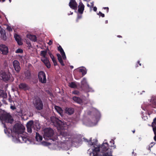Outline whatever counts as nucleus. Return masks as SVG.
Here are the masks:
<instances>
[{
    "mask_svg": "<svg viewBox=\"0 0 156 156\" xmlns=\"http://www.w3.org/2000/svg\"><path fill=\"white\" fill-rule=\"evenodd\" d=\"M51 121L54 126H56L58 130H60V134L58 136L59 138H61L62 141L58 142V146L57 144H50L51 147H53V149L57 150H60L61 148L67 150L68 149L66 148V145L70 147L72 143H78L80 141V139L76 138H73L68 134L67 129L68 128L69 123H67L66 122H62L58 119L54 117L51 118ZM41 144L44 146H48L50 144L46 142H42Z\"/></svg>",
    "mask_w": 156,
    "mask_h": 156,
    "instance_id": "f257e3e1",
    "label": "nucleus"
},
{
    "mask_svg": "<svg viewBox=\"0 0 156 156\" xmlns=\"http://www.w3.org/2000/svg\"><path fill=\"white\" fill-rule=\"evenodd\" d=\"M25 128L24 126L21 124H16L11 129L13 141L16 143H28L29 141L27 138V136L24 135L27 134L24 133Z\"/></svg>",
    "mask_w": 156,
    "mask_h": 156,
    "instance_id": "f03ea898",
    "label": "nucleus"
},
{
    "mask_svg": "<svg viewBox=\"0 0 156 156\" xmlns=\"http://www.w3.org/2000/svg\"><path fill=\"white\" fill-rule=\"evenodd\" d=\"M92 152L90 153L91 156L92 154L93 156H113L112 155V151L111 149L109 148L108 144L106 142L104 143L101 146H98L96 144L91 142H89Z\"/></svg>",
    "mask_w": 156,
    "mask_h": 156,
    "instance_id": "7ed1b4c3",
    "label": "nucleus"
},
{
    "mask_svg": "<svg viewBox=\"0 0 156 156\" xmlns=\"http://www.w3.org/2000/svg\"><path fill=\"white\" fill-rule=\"evenodd\" d=\"M0 120L2 121L4 127H6V125L3 123V121L5 122L12 123L13 121V119L10 114L4 111L1 112V114H0Z\"/></svg>",
    "mask_w": 156,
    "mask_h": 156,
    "instance_id": "20e7f679",
    "label": "nucleus"
},
{
    "mask_svg": "<svg viewBox=\"0 0 156 156\" xmlns=\"http://www.w3.org/2000/svg\"><path fill=\"white\" fill-rule=\"evenodd\" d=\"M54 131L51 128H46L44 129L43 131V136L44 138L46 140H52L55 141L58 139V137L56 136L55 139H53Z\"/></svg>",
    "mask_w": 156,
    "mask_h": 156,
    "instance_id": "39448f33",
    "label": "nucleus"
},
{
    "mask_svg": "<svg viewBox=\"0 0 156 156\" xmlns=\"http://www.w3.org/2000/svg\"><path fill=\"white\" fill-rule=\"evenodd\" d=\"M34 105L37 110H41L43 108V105L42 102L38 97L35 98L33 101Z\"/></svg>",
    "mask_w": 156,
    "mask_h": 156,
    "instance_id": "423d86ee",
    "label": "nucleus"
},
{
    "mask_svg": "<svg viewBox=\"0 0 156 156\" xmlns=\"http://www.w3.org/2000/svg\"><path fill=\"white\" fill-rule=\"evenodd\" d=\"M11 76L10 73L8 72L2 71L0 73V79L4 81L9 80Z\"/></svg>",
    "mask_w": 156,
    "mask_h": 156,
    "instance_id": "0eeeda50",
    "label": "nucleus"
},
{
    "mask_svg": "<svg viewBox=\"0 0 156 156\" xmlns=\"http://www.w3.org/2000/svg\"><path fill=\"white\" fill-rule=\"evenodd\" d=\"M38 78L40 82L44 83L46 82V79L45 73L42 71L40 72L38 74Z\"/></svg>",
    "mask_w": 156,
    "mask_h": 156,
    "instance_id": "6e6552de",
    "label": "nucleus"
},
{
    "mask_svg": "<svg viewBox=\"0 0 156 156\" xmlns=\"http://www.w3.org/2000/svg\"><path fill=\"white\" fill-rule=\"evenodd\" d=\"M27 130L28 132L30 133L32 132V129H34V126L33 122L32 121H29L27 124Z\"/></svg>",
    "mask_w": 156,
    "mask_h": 156,
    "instance_id": "1a4fd4ad",
    "label": "nucleus"
},
{
    "mask_svg": "<svg viewBox=\"0 0 156 156\" xmlns=\"http://www.w3.org/2000/svg\"><path fill=\"white\" fill-rule=\"evenodd\" d=\"M13 65L15 70L17 72H19L20 70V63L17 60H15L13 62Z\"/></svg>",
    "mask_w": 156,
    "mask_h": 156,
    "instance_id": "9d476101",
    "label": "nucleus"
},
{
    "mask_svg": "<svg viewBox=\"0 0 156 156\" xmlns=\"http://www.w3.org/2000/svg\"><path fill=\"white\" fill-rule=\"evenodd\" d=\"M0 50L3 55H6L9 51L8 47L4 44L0 45Z\"/></svg>",
    "mask_w": 156,
    "mask_h": 156,
    "instance_id": "9b49d317",
    "label": "nucleus"
},
{
    "mask_svg": "<svg viewBox=\"0 0 156 156\" xmlns=\"http://www.w3.org/2000/svg\"><path fill=\"white\" fill-rule=\"evenodd\" d=\"M69 5L70 7L73 9H76L77 8V4L74 0H71Z\"/></svg>",
    "mask_w": 156,
    "mask_h": 156,
    "instance_id": "f8f14e48",
    "label": "nucleus"
},
{
    "mask_svg": "<svg viewBox=\"0 0 156 156\" xmlns=\"http://www.w3.org/2000/svg\"><path fill=\"white\" fill-rule=\"evenodd\" d=\"M41 59L48 68H49L50 67L51 65L47 57L44 58H41Z\"/></svg>",
    "mask_w": 156,
    "mask_h": 156,
    "instance_id": "ddd939ff",
    "label": "nucleus"
},
{
    "mask_svg": "<svg viewBox=\"0 0 156 156\" xmlns=\"http://www.w3.org/2000/svg\"><path fill=\"white\" fill-rule=\"evenodd\" d=\"M84 6L82 2H80L78 6V12L80 13H83L84 10Z\"/></svg>",
    "mask_w": 156,
    "mask_h": 156,
    "instance_id": "4468645a",
    "label": "nucleus"
},
{
    "mask_svg": "<svg viewBox=\"0 0 156 156\" xmlns=\"http://www.w3.org/2000/svg\"><path fill=\"white\" fill-rule=\"evenodd\" d=\"M81 87L82 88H86L88 87H89V85L87 84L86 79L85 78H83L81 82Z\"/></svg>",
    "mask_w": 156,
    "mask_h": 156,
    "instance_id": "2eb2a0df",
    "label": "nucleus"
},
{
    "mask_svg": "<svg viewBox=\"0 0 156 156\" xmlns=\"http://www.w3.org/2000/svg\"><path fill=\"white\" fill-rule=\"evenodd\" d=\"M58 50L60 51L63 59L64 60L66 59V57L65 53L61 47V46L58 47Z\"/></svg>",
    "mask_w": 156,
    "mask_h": 156,
    "instance_id": "dca6fc26",
    "label": "nucleus"
},
{
    "mask_svg": "<svg viewBox=\"0 0 156 156\" xmlns=\"http://www.w3.org/2000/svg\"><path fill=\"white\" fill-rule=\"evenodd\" d=\"M14 36L15 40L17 42L18 44L19 45H21L22 44V42L21 41L20 36L16 34H14Z\"/></svg>",
    "mask_w": 156,
    "mask_h": 156,
    "instance_id": "f3484780",
    "label": "nucleus"
},
{
    "mask_svg": "<svg viewBox=\"0 0 156 156\" xmlns=\"http://www.w3.org/2000/svg\"><path fill=\"white\" fill-rule=\"evenodd\" d=\"M55 108L58 113L61 116H63V110L60 107L57 106H55Z\"/></svg>",
    "mask_w": 156,
    "mask_h": 156,
    "instance_id": "a211bd4d",
    "label": "nucleus"
},
{
    "mask_svg": "<svg viewBox=\"0 0 156 156\" xmlns=\"http://www.w3.org/2000/svg\"><path fill=\"white\" fill-rule=\"evenodd\" d=\"M27 37L30 40L33 41L35 42L37 41V37L35 35H32L31 34H27Z\"/></svg>",
    "mask_w": 156,
    "mask_h": 156,
    "instance_id": "6ab92c4d",
    "label": "nucleus"
},
{
    "mask_svg": "<svg viewBox=\"0 0 156 156\" xmlns=\"http://www.w3.org/2000/svg\"><path fill=\"white\" fill-rule=\"evenodd\" d=\"M19 88L21 89H23L26 90L28 89L29 87L26 84L23 83H21L19 85Z\"/></svg>",
    "mask_w": 156,
    "mask_h": 156,
    "instance_id": "aec40b11",
    "label": "nucleus"
},
{
    "mask_svg": "<svg viewBox=\"0 0 156 156\" xmlns=\"http://www.w3.org/2000/svg\"><path fill=\"white\" fill-rule=\"evenodd\" d=\"M79 84L76 82H72L69 83V86L71 88H77Z\"/></svg>",
    "mask_w": 156,
    "mask_h": 156,
    "instance_id": "412c9836",
    "label": "nucleus"
},
{
    "mask_svg": "<svg viewBox=\"0 0 156 156\" xmlns=\"http://www.w3.org/2000/svg\"><path fill=\"white\" fill-rule=\"evenodd\" d=\"M0 34H1L0 37L4 40L6 39L5 35V32L4 30H3L0 27Z\"/></svg>",
    "mask_w": 156,
    "mask_h": 156,
    "instance_id": "4be33fe9",
    "label": "nucleus"
},
{
    "mask_svg": "<svg viewBox=\"0 0 156 156\" xmlns=\"http://www.w3.org/2000/svg\"><path fill=\"white\" fill-rule=\"evenodd\" d=\"M74 112V109L72 108H67L65 109L66 113L68 115L73 114Z\"/></svg>",
    "mask_w": 156,
    "mask_h": 156,
    "instance_id": "5701e85b",
    "label": "nucleus"
},
{
    "mask_svg": "<svg viewBox=\"0 0 156 156\" xmlns=\"http://www.w3.org/2000/svg\"><path fill=\"white\" fill-rule=\"evenodd\" d=\"M151 102L152 103V106L155 108L156 107V97H152L151 99Z\"/></svg>",
    "mask_w": 156,
    "mask_h": 156,
    "instance_id": "b1692460",
    "label": "nucleus"
},
{
    "mask_svg": "<svg viewBox=\"0 0 156 156\" xmlns=\"http://www.w3.org/2000/svg\"><path fill=\"white\" fill-rule=\"evenodd\" d=\"M73 98L74 101L78 103L81 104L82 103V100L78 97H73Z\"/></svg>",
    "mask_w": 156,
    "mask_h": 156,
    "instance_id": "393cba45",
    "label": "nucleus"
},
{
    "mask_svg": "<svg viewBox=\"0 0 156 156\" xmlns=\"http://www.w3.org/2000/svg\"><path fill=\"white\" fill-rule=\"evenodd\" d=\"M80 72L82 73L83 76L86 74L87 73V70L84 67H81L79 69Z\"/></svg>",
    "mask_w": 156,
    "mask_h": 156,
    "instance_id": "a878e982",
    "label": "nucleus"
},
{
    "mask_svg": "<svg viewBox=\"0 0 156 156\" xmlns=\"http://www.w3.org/2000/svg\"><path fill=\"white\" fill-rule=\"evenodd\" d=\"M57 55L58 57V60L61 65L62 66L64 65L63 62L62 60V57L61 55L59 54H57Z\"/></svg>",
    "mask_w": 156,
    "mask_h": 156,
    "instance_id": "bb28decb",
    "label": "nucleus"
},
{
    "mask_svg": "<svg viewBox=\"0 0 156 156\" xmlns=\"http://www.w3.org/2000/svg\"><path fill=\"white\" fill-rule=\"evenodd\" d=\"M36 139L37 141L40 142L42 140V137L38 133H36Z\"/></svg>",
    "mask_w": 156,
    "mask_h": 156,
    "instance_id": "cd10ccee",
    "label": "nucleus"
},
{
    "mask_svg": "<svg viewBox=\"0 0 156 156\" xmlns=\"http://www.w3.org/2000/svg\"><path fill=\"white\" fill-rule=\"evenodd\" d=\"M47 51H42L41 52L40 55L41 56V58H44L47 57Z\"/></svg>",
    "mask_w": 156,
    "mask_h": 156,
    "instance_id": "c85d7f7f",
    "label": "nucleus"
},
{
    "mask_svg": "<svg viewBox=\"0 0 156 156\" xmlns=\"http://www.w3.org/2000/svg\"><path fill=\"white\" fill-rule=\"evenodd\" d=\"M0 96L3 98H5L7 97V95L4 91L0 90Z\"/></svg>",
    "mask_w": 156,
    "mask_h": 156,
    "instance_id": "c756f323",
    "label": "nucleus"
},
{
    "mask_svg": "<svg viewBox=\"0 0 156 156\" xmlns=\"http://www.w3.org/2000/svg\"><path fill=\"white\" fill-rule=\"evenodd\" d=\"M86 90L88 92H93L94 91V90L92 89L89 86V87H86Z\"/></svg>",
    "mask_w": 156,
    "mask_h": 156,
    "instance_id": "7c9ffc66",
    "label": "nucleus"
},
{
    "mask_svg": "<svg viewBox=\"0 0 156 156\" xmlns=\"http://www.w3.org/2000/svg\"><path fill=\"white\" fill-rule=\"evenodd\" d=\"M25 75L26 76L27 78L28 79L30 77V73L29 72L27 71V72L25 73Z\"/></svg>",
    "mask_w": 156,
    "mask_h": 156,
    "instance_id": "2f4dec72",
    "label": "nucleus"
},
{
    "mask_svg": "<svg viewBox=\"0 0 156 156\" xmlns=\"http://www.w3.org/2000/svg\"><path fill=\"white\" fill-rule=\"evenodd\" d=\"M23 52V50L22 49H20V48H19V49H17L16 51V52L17 53H21Z\"/></svg>",
    "mask_w": 156,
    "mask_h": 156,
    "instance_id": "473e14b6",
    "label": "nucleus"
},
{
    "mask_svg": "<svg viewBox=\"0 0 156 156\" xmlns=\"http://www.w3.org/2000/svg\"><path fill=\"white\" fill-rule=\"evenodd\" d=\"M110 143H112L114 145L113 146H111V147H113V148L114 149L115 148H116V146L115 145H114V141L113 140H112L110 141Z\"/></svg>",
    "mask_w": 156,
    "mask_h": 156,
    "instance_id": "72a5a7b5",
    "label": "nucleus"
},
{
    "mask_svg": "<svg viewBox=\"0 0 156 156\" xmlns=\"http://www.w3.org/2000/svg\"><path fill=\"white\" fill-rule=\"evenodd\" d=\"M152 126L153 128V130L154 128H155L156 130V122L153 121L152 123Z\"/></svg>",
    "mask_w": 156,
    "mask_h": 156,
    "instance_id": "f704fd0d",
    "label": "nucleus"
},
{
    "mask_svg": "<svg viewBox=\"0 0 156 156\" xmlns=\"http://www.w3.org/2000/svg\"><path fill=\"white\" fill-rule=\"evenodd\" d=\"M49 55L50 56L51 58V59L52 61L55 60V59L54 58V56L50 52L49 53Z\"/></svg>",
    "mask_w": 156,
    "mask_h": 156,
    "instance_id": "c9c22d12",
    "label": "nucleus"
},
{
    "mask_svg": "<svg viewBox=\"0 0 156 156\" xmlns=\"http://www.w3.org/2000/svg\"><path fill=\"white\" fill-rule=\"evenodd\" d=\"M154 132L155 135L154 137V140L156 141V130L155 128H154Z\"/></svg>",
    "mask_w": 156,
    "mask_h": 156,
    "instance_id": "e433bc0d",
    "label": "nucleus"
},
{
    "mask_svg": "<svg viewBox=\"0 0 156 156\" xmlns=\"http://www.w3.org/2000/svg\"><path fill=\"white\" fill-rule=\"evenodd\" d=\"M6 28L7 30L10 32L12 31V28L10 26H8Z\"/></svg>",
    "mask_w": 156,
    "mask_h": 156,
    "instance_id": "4c0bfd02",
    "label": "nucleus"
},
{
    "mask_svg": "<svg viewBox=\"0 0 156 156\" xmlns=\"http://www.w3.org/2000/svg\"><path fill=\"white\" fill-rule=\"evenodd\" d=\"M155 143L154 142H152L149 145V148H151L152 147V146L155 144Z\"/></svg>",
    "mask_w": 156,
    "mask_h": 156,
    "instance_id": "58836bf2",
    "label": "nucleus"
},
{
    "mask_svg": "<svg viewBox=\"0 0 156 156\" xmlns=\"http://www.w3.org/2000/svg\"><path fill=\"white\" fill-rule=\"evenodd\" d=\"M98 15H100V16H101L102 17L105 16V15L104 14L102 13L101 12H99V13L98 14Z\"/></svg>",
    "mask_w": 156,
    "mask_h": 156,
    "instance_id": "ea45409f",
    "label": "nucleus"
},
{
    "mask_svg": "<svg viewBox=\"0 0 156 156\" xmlns=\"http://www.w3.org/2000/svg\"><path fill=\"white\" fill-rule=\"evenodd\" d=\"M73 93L75 94L78 95L79 94V92L78 91L75 90L73 92Z\"/></svg>",
    "mask_w": 156,
    "mask_h": 156,
    "instance_id": "a19ab883",
    "label": "nucleus"
},
{
    "mask_svg": "<svg viewBox=\"0 0 156 156\" xmlns=\"http://www.w3.org/2000/svg\"><path fill=\"white\" fill-rule=\"evenodd\" d=\"M81 17H82L81 16L78 15L77 17V18L76 19V21L77 22L78 21V20L81 18Z\"/></svg>",
    "mask_w": 156,
    "mask_h": 156,
    "instance_id": "79ce46f5",
    "label": "nucleus"
},
{
    "mask_svg": "<svg viewBox=\"0 0 156 156\" xmlns=\"http://www.w3.org/2000/svg\"><path fill=\"white\" fill-rule=\"evenodd\" d=\"M52 61H53V62L54 63V65L55 66L57 65V62H56V61L55 59L54 60Z\"/></svg>",
    "mask_w": 156,
    "mask_h": 156,
    "instance_id": "37998d69",
    "label": "nucleus"
},
{
    "mask_svg": "<svg viewBox=\"0 0 156 156\" xmlns=\"http://www.w3.org/2000/svg\"><path fill=\"white\" fill-rule=\"evenodd\" d=\"M52 41L51 40H50L49 42L48 43V44L49 45H51V44H52Z\"/></svg>",
    "mask_w": 156,
    "mask_h": 156,
    "instance_id": "c03bdc74",
    "label": "nucleus"
},
{
    "mask_svg": "<svg viewBox=\"0 0 156 156\" xmlns=\"http://www.w3.org/2000/svg\"><path fill=\"white\" fill-rule=\"evenodd\" d=\"M93 10L94 11L96 12L97 10V8L96 7H94L93 8Z\"/></svg>",
    "mask_w": 156,
    "mask_h": 156,
    "instance_id": "a18cd8bd",
    "label": "nucleus"
},
{
    "mask_svg": "<svg viewBox=\"0 0 156 156\" xmlns=\"http://www.w3.org/2000/svg\"><path fill=\"white\" fill-rule=\"evenodd\" d=\"M20 112H21V115H24L25 114H23V112H22V111L21 110Z\"/></svg>",
    "mask_w": 156,
    "mask_h": 156,
    "instance_id": "49530a36",
    "label": "nucleus"
},
{
    "mask_svg": "<svg viewBox=\"0 0 156 156\" xmlns=\"http://www.w3.org/2000/svg\"><path fill=\"white\" fill-rule=\"evenodd\" d=\"M11 108L12 109H14L15 108L14 106H11Z\"/></svg>",
    "mask_w": 156,
    "mask_h": 156,
    "instance_id": "de8ad7c7",
    "label": "nucleus"
},
{
    "mask_svg": "<svg viewBox=\"0 0 156 156\" xmlns=\"http://www.w3.org/2000/svg\"><path fill=\"white\" fill-rule=\"evenodd\" d=\"M103 8L104 9H107V12H108V7H104Z\"/></svg>",
    "mask_w": 156,
    "mask_h": 156,
    "instance_id": "09e8293b",
    "label": "nucleus"
},
{
    "mask_svg": "<svg viewBox=\"0 0 156 156\" xmlns=\"http://www.w3.org/2000/svg\"><path fill=\"white\" fill-rule=\"evenodd\" d=\"M91 5H92V6H93V5H94V2H91Z\"/></svg>",
    "mask_w": 156,
    "mask_h": 156,
    "instance_id": "8fccbe9b",
    "label": "nucleus"
},
{
    "mask_svg": "<svg viewBox=\"0 0 156 156\" xmlns=\"http://www.w3.org/2000/svg\"><path fill=\"white\" fill-rule=\"evenodd\" d=\"M153 121L156 122V117L154 119Z\"/></svg>",
    "mask_w": 156,
    "mask_h": 156,
    "instance_id": "3c124183",
    "label": "nucleus"
},
{
    "mask_svg": "<svg viewBox=\"0 0 156 156\" xmlns=\"http://www.w3.org/2000/svg\"><path fill=\"white\" fill-rule=\"evenodd\" d=\"M37 129H40V126H39V125H38V126H37Z\"/></svg>",
    "mask_w": 156,
    "mask_h": 156,
    "instance_id": "603ef678",
    "label": "nucleus"
},
{
    "mask_svg": "<svg viewBox=\"0 0 156 156\" xmlns=\"http://www.w3.org/2000/svg\"><path fill=\"white\" fill-rule=\"evenodd\" d=\"M5 0H0V2H4Z\"/></svg>",
    "mask_w": 156,
    "mask_h": 156,
    "instance_id": "864d4df0",
    "label": "nucleus"
},
{
    "mask_svg": "<svg viewBox=\"0 0 156 156\" xmlns=\"http://www.w3.org/2000/svg\"><path fill=\"white\" fill-rule=\"evenodd\" d=\"M96 124V123H95V124H92L91 125H90V126H94V125H95Z\"/></svg>",
    "mask_w": 156,
    "mask_h": 156,
    "instance_id": "5fc2aeb1",
    "label": "nucleus"
},
{
    "mask_svg": "<svg viewBox=\"0 0 156 156\" xmlns=\"http://www.w3.org/2000/svg\"><path fill=\"white\" fill-rule=\"evenodd\" d=\"M138 63H139V65H140V66H141V64L140 63V61H138Z\"/></svg>",
    "mask_w": 156,
    "mask_h": 156,
    "instance_id": "6e6d98bb",
    "label": "nucleus"
},
{
    "mask_svg": "<svg viewBox=\"0 0 156 156\" xmlns=\"http://www.w3.org/2000/svg\"><path fill=\"white\" fill-rule=\"evenodd\" d=\"M87 6L88 7H90V5H89V4H87Z\"/></svg>",
    "mask_w": 156,
    "mask_h": 156,
    "instance_id": "4d7b16f0",
    "label": "nucleus"
},
{
    "mask_svg": "<svg viewBox=\"0 0 156 156\" xmlns=\"http://www.w3.org/2000/svg\"><path fill=\"white\" fill-rule=\"evenodd\" d=\"M118 37H122L121 36H120V35L118 36Z\"/></svg>",
    "mask_w": 156,
    "mask_h": 156,
    "instance_id": "13d9d810",
    "label": "nucleus"
},
{
    "mask_svg": "<svg viewBox=\"0 0 156 156\" xmlns=\"http://www.w3.org/2000/svg\"><path fill=\"white\" fill-rule=\"evenodd\" d=\"M105 23H108V20H106Z\"/></svg>",
    "mask_w": 156,
    "mask_h": 156,
    "instance_id": "bf43d9fd",
    "label": "nucleus"
},
{
    "mask_svg": "<svg viewBox=\"0 0 156 156\" xmlns=\"http://www.w3.org/2000/svg\"><path fill=\"white\" fill-rule=\"evenodd\" d=\"M85 141L88 142V140L87 139H85Z\"/></svg>",
    "mask_w": 156,
    "mask_h": 156,
    "instance_id": "052dcab7",
    "label": "nucleus"
},
{
    "mask_svg": "<svg viewBox=\"0 0 156 156\" xmlns=\"http://www.w3.org/2000/svg\"><path fill=\"white\" fill-rule=\"evenodd\" d=\"M142 106H142V108H143V107H142ZM142 109H143L144 110H145V109H144V108H142Z\"/></svg>",
    "mask_w": 156,
    "mask_h": 156,
    "instance_id": "680f3d73",
    "label": "nucleus"
},
{
    "mask_svg": "<svg viewBox=\"0 0 156 156\" xmlns=\"http://www.w3.org/2000/svg\"><path fill=\"white\" fill-rule=\"evenodd\" d=\"M135 130H134L133 131V133H135Z\"/></svg>",
    "mask_w": 156,
    "mask_h": 156,
    "instance_id": "e2e57ef3",
    "label": "nucleus"
},
{
    "mask_svg": "<svg viewBox=\"0 0 156 156\" xmlns=\"http://www.w3.org/2000/svg\"><path fill=\"white\" fill-rule=\"evenodd\" d=\"M71 68H73V66H71Z\"/></svg>",
    "mask_w": 156,
    "mask_h": 156,
    "instance_id": "0e129e2a",
    "label": "nucleus"
},
{
    "mask_svg": "<svg viewBox=\"0 0 156 156\" xmlns=\"http://www.w3.org/2000/svg\"><path fill=\"white\" fill-rule=\"evenodd\" d=\"M2 105L1 103V102H0V106H1Z\"/></svg>",
    "mask_w": 156,
    "mask_h": 156,
    "instance_id": "69168bd1",
    "label": "nucleus"
},
{
    "mask_svg": "<svg viewBox=\"0 0 156 156\" xmlns=\"http://www.w3.org/2000/svg\"><path fill=\"white\" fill-rule=\"evenodd\" d=\"M4 131H5V133H6V130H5V129H4Z\"/></svg>",
    "mask_w": 156,
    "mask_h": 156,
    "instance_id": "338daca9",
    "label": "nucleus"
},
{
    "mask_svg": "<svg viewBox=\"0 0 156 156\" xmlns=\"http://www.w3.org/2000/svg\"><path fill=\"white\" fill-rule=\"evenodd\" d=\"M9 2H11V0H9Z\"/></svg>",
    "mask_w": 156,
    "mask_h": 156,
    "instance_id": "774afa93",
    "label": "nucleus"
}]
</instances>
